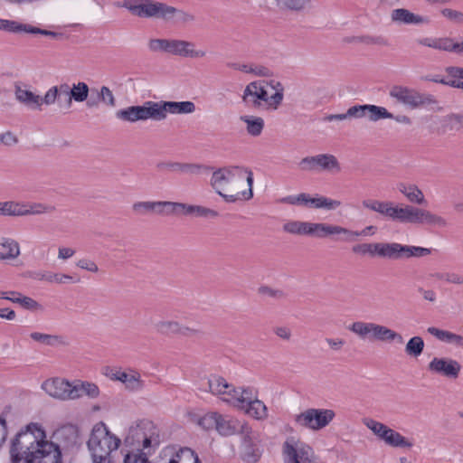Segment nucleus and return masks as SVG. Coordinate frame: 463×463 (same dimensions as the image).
Returning <instances> with one entry per match:
<instances>
[{"mask_svg": "<svg viewBox=\"0 0 463 463\" xmlns=\"http://www.w3.org/2000/svg\"><path fill=\"white\" fill-rule=\"evenodd\" d=\"M12 463H62L60 447L46 439L43 426L31 422L16 434L10 447Z\"/></svg>", "mask_w": 463, "mask_h": 463, "instance_id": "obj_1", "label": "nucleus"}, {"mask_svg": "<svg viewBox=\"0 0 463 463\" xmlns=\"http://www.w3.org/2000/svg\"><path fill=\"white\" fill-rule=\"evenodd\" d=\"M362 205L394 222L427 225L439 229L449 226V222L443 216L411 204L366 199L362 202Z\"/></svg>", "mask_w": 463, "mask_h": 463, "instance_id": "obj_2", "label": "nucleus"}, {"mask_svg": "<svg viewBox=\"0 0 463 463\" xmlns=\"http://www.w3.org/2000/svg\"><path fill=\"white\" fill-rule=\"evenodd\" d=\"M210 184L227 203L248 201L253 196V174L248 168L238 165L218 168L213 173Z\"/></svg>", "mask_w": 463, "mask_h": 463, "instance_id": "obj_3", "label": "nucleus"}, {"mask_svg": "<svg viewBox=\"0 0 463 463\" xmlns=\"http://www.w3.org/2000/svg\"><path fill=\"white\" fill-rule=\"evenodd\" d=\"M118 5L138 18L162 20L178 26L190 25L196 19L192 12L156 0H123Z\"/></svg>", "mask_w": 463, "mask_h": 463, "instance_id": "obj_4", "label": "nucleus"}, {"mask_svg": "<svg viewBox=\"0 0 463 463\" xmlns=\"http://www.w3.org/2000/svg\"><path fill=\"white\" fill-rule=\"evenodd\" d=\"M124 444L130 448L124 457V463H151L147 453L160 444L158 430L152 421L140 420L128 429Z\"/></svg>", "mask_w": 463, "mask_h": 463, "instance_id": "obj_5", "label": "nucleus"}, {"mask_svg": "<svg viewBox=\"0 0 463 463\" xmlns=\"http://www.w3.org/2000/svg\"><path fill=\"white\" fill-rule=\"evenodd\" d=\"M120 443L121 439L111 433L104 422L95 424L87 441L92 463H113L112 453Z\"/></svg>", "mask_w": 463, "mask_h": 463, "instance_id": "obj_6", "label": "nucleus"}, {"mask_svg": "<svg viewBox=\"0 0 463 463\" xmlns=\"http://www.w3.org/2000/svg\"><path fill=\"white\" fill-rule=\"evenodd\" d=\"M268 81L254 80L247 84L243 90L241 100L243 104L251 109H260L264 106L268 109H277L282 103L284 93L279 82H277L276 92L269 96Z\"/></svg>", "mask_w": 463, "mask_h": 463, "instance_id": "obj_7", "label": "nucleus"}, {"mask_svg": "<svg viewBox=\"0 0 463 463\" xmlns=\"http://www.w3.org/2000/svg\"><path fill=\"white\" fill-rule=\"evenodd\" d=\"M348 329L362 339L370 338L382 342L396 341L398 344L404 342L401 334L375 323L356 321L350 325Z\"/></svg>", "mask_w": 463, "mask_h": 463, "instance_id": "obj_8", "label": "nucleus"}, {"mask_svg": "<svg viewBox=\"0 0 463 463\" xmlns=\"http://www.w3.org/2000/svg\"><path fill=\"white\" fill-rule=\"evenodd\" d=\"M335 417V412L332 409L309 408L295 415L294 420L301 428L317 431L328 426Z\"/></svg>", "mask_w": 463, "mask_h": 463, "instance_id": "obj_9", "label": "nucleus"}, {"mask_svg": "<svg viewBox=\"0 0 463 463\" xmlns=\"http://www.w3.org/2000/svg\"><path fill=\"white\" fill-rule=\"evenodd\" d=\"M234 407L243 410L245 413L256 420H264L268 417V409L263 402L258 399L257 391L246 387L241 389Z\"/></svg>", "mask_w": 463, "mask_h": 463, "instance_id": "obj_10", "label": "nucleus"}, {"mask_svg": "<svg viewBox=\"0 0 463 463\" xmlns=\"http://www.w3.org/2000/svg\"><path fill=\"white\" fill-rule=\"evenodd\" d=\"M102 373L111 381L120 382L128 392H139L145 386L140 373L130 367L122 370L118 367L106 366L103 368Z\"/></svg>", "mask_w": 463, "mask_h": 463, "instance_id": "obj_11", "label": "nucleus"}, {"mask_svg": "<svg viewBox=\"0 0 463 463\" xmlns=\"http://www.w3.org/2000/svg\"><path fill=\"white\" fill-rule=\"evenodd\" d=\"M284 463H313V449L293 437L288 438L282 445Z\"/></svg>", "mask_w": 463, "mask_h": 463, "instance_id": "obj_12", "label": "nucleus"}, {"mask_svg": "<svg viewBox=\"0 0 463 463\" xmlns=\"http://www.w3.org/2000/svg\"><path fill=\"white\" fill-rule=\"evenodd\" d=\"M300 170L304 172H328L338 174L341 172V165L335 156L332 154H319L306 156L298 164Z\"/></svg>", "mask_w": 463, "mask_h": 463, "instance_id": "obj_13", "label": "nucleus"}, {"mask_svg": "<svg viewBox=\"0 0 463 463\" xmlns=\"http://www.w3.org/2000/svg\"><path fill=\"white\" fill-rule=\"evenodd\" d=\"M390 96L411 109L437 103L432 95L422 94L416 90L403 86H393L390 90Z\"/></svg>", "mask_w": 463, "mask_h": 463, "instance_id": "obj_14", "label": "nucleus"}, {"mask_svg": "<svg viewBox=\"0 0 463 463\" xmlns=\"http://www.w3.org/2000/svg\"><path fill=\"white\" fill-rule=\"evenodd\" d=\"M119 120L128 123L152 119L156 121L155 101H146L141 106H129L116 112Z\"/></svg>", "mask_w": 463, "mask_h": 463, "instance_id": "obj_15", "label": "nucleus"}, {"mask_svg": "<svg viewBox=\"0 0 463 463\" xmlns=\"http://www.w3.org/2000/svg\"><path fill=\"white\" fill-rule=\"evenodd\" d=\"M208 387L211 393L232 406L238 401L239 394H241L242 389L234 387L226 379L219 375H213L209 378Z\"/></svg>", "mask_w": 463, "mask_h": 463, "instance_id": "obj_16", "label": "nucleus"}, {"mask_svg": "<svg viewBox=\"0 0 463 463\" xmlns=\"http://www.w3.org/2000/svg\"><path fill=\"white\" fill-rule=\"evenodd\" d=\"M132 211L137 216L156 214L161 217L173 216L174 202L171 201H140L132 204Z\"/></svg>", "mask_w": 463, "mask_h": 463, "instance_id": "obj_17", "label": "nucleus"}, {"mask_svg": "<svg viewBox=\"0 0 463 463\" xmlns=\"http://www.w3.org/2000/svg\"><path fill=\"white\" fill-rule=\"evenodd\" d=\"M461 368V364L450 357L435 356L428 364L429 372L450 380L458 378Z\"/></svg>", "mask_w": 463, "mask_h": 463, "instance_id": "obj_18", "label": "nucleus"}, {"mask_svg": "<svg viewBox=\"0 0 463 463\" xmlns=\"http://www.w3.org/2000/svg\"><path fill=\"white\" fill-rule=\"evenodd\" d=\"M23 279L43 281L53 286L73 284L80 281L77 276H70L45 270H25L21 274Z\"/></svg>", "mask_w": 463, "mask_h": 463, "instance_id": "obj_19", "label": "nucleus"}, {"mask_svg": "<svg viewBox=\"0 0 463 463\" xmlns=\"http://www.w3.org/2000/svg\"><path fill=\"white\" fill-rule=\"evenodd\" d=\"M156 121H163L167 114H192L195 105L192 101H155Z\"/></svg>", "mask_w": 463, "mask_h": 463, "instance_id": "obj_20", "label": "nucleus"}, {"mask_svg": "<svg viewBox=\"0 0 463 463\" xmlns=\"http://www.w3.org/2000/svg\"><path fill=\"white\" fill-rule=\"evenodd\" d=\"M72 387L73 383L63 378L48 379L42 384V388L47 394L61 401L73 400Z\"/></svg>", "mask_w": 463, "mask_h": 463, "instance_id": "obj_21", "label": "nucleus"}, {"mask_svg": "<svg viewBox=\"0 0 463 463\" xmlns=\"http://www.w3.org/2000/svg\"><path fill=\"white\" fill-rule=\"evenodd\" d=\"M241 434V457L246 463H256L261 456V450L258 446L256 437L249 427Z\"/></svg>", "mask_w": 463, "mask_h": 463, "instance_id": "obj_22", "label": "nucleus"}, {"mask_svg": "<svg viewBox=\"0 0 463 463\" xmlns=\"http://www.w3.org/2000/svg\"><path fill=\"white\" fill-rule=\"evenodd\" d=\"M168 54L184 58L200 59L206 56V52L195 49V43L193 42L170 39Z\"/></svg>", "mask_w": 463, "mask_h": 463, "instance_id": "obj_23", "label": "nucleus"}, {"mask_svg": "<svg viewBox=\"0 0 463 463\" xmlns=\"http://www.w3.org/2000/svg\"><path fill=\"white\" fill-rule=\"evenodd\" d=\"M157 333L165 335H181L184 336H196L202 334L197 328L184 326L175 320H160L155 325Z\"/></svg>", "mask_w": 463, "mask_h": 463, "instance_id": "obj_24", "label": "nucleus"}, {"mask_svg": "<svg viewBox=\"0 0 463 463\" xmlns=\"http://www.w3.org/2000/svg\"><path fill=\"white\" fill-rule=\"evenodd\" d=\"M420 45L430 47L435 50L463 53V42L455 43L449 37H425L417 41Z\"/></svg>", "mask_w": 463, "mask_h": 463, "instance_id": "obj_25", "label": "nucleus"}, {"mask_svg": "<svg viewBox=\"0 0 463 463\" xmlns=\"http://www.w3.org/2000/svg\"><path fill=\"white\" fill-rule=\"evenodd\" d=\"M173 216H194L213 219L218 216V213L213 209L201 205H192L184 203L174 202Z\"/></svg>", "mask_w": 463, "mask_h": 463, "instance_id": "obj_26", "label": "nucleus"}, {"mask_svg": "<svg viewBox=\"0 0 463 463\" xmlns=\"http://www.w3.org/2000/svg\"><path fill=\"white\" fill-rule=\"evenodd\" d=\"M173 216H194L213 219L218 216V213L213 209L201 205H192L184 203L174 202Z\"/></svg>", "mask_w": 463, "mask_h": 463, "instance_id": "obj_27", "label": "nucleus"}, {"mask_svg": "<svg viewBox=\"0 0 463 463\" xmlns=\"http://www.w3.org/2000/svg\"><path fill=\"white\" fill-rule=\"evenodd\" d=\"M160 173H174L181 175H195L203 168L201 165L192 163H181L175 161H160L156 165Z\"/></svg>", "mask_w": 463, "mask_h": 463, "instance_id": "obj_28", "label": "nucleus"}, {"mask_svg": "<svg viewBox=\"0 0 463 463\" xmlns=\"http://www.w3.org/2000/svg\"><path fill=\"white\" fill-rule=\"evenodd\" d=\"M345 234H351L345 227L326 222H311L310 236L322 239L339 235L345 238Z\"/></svg>", "mask_w": 463, "mask_h": 463, "instance_id": "obj_29", "label": "nucleus"}, {"mask_svg": "<svg viewBox=\"0 0 463 463\" xmlns=\"http://www.w3.org/2000/svg\"><path fill=\"white\" fill-rule=\"evenodd\" d=\"M248 428L244 423L232 418H228L220 414L216 430L222 436H232L241 431V433Z\"/></svg>", "mask_w": 463, "mask_h": 463, "instance_id": "obj_30", "label": "nucleus"}, {"mask_svg": "<svg viewBox=\"0 0 463 463\" xmlns=\"http://www.w3.org/2000/svg\"><path fill=\"white\" fill-rule=\"evenodd\" d=\"M392 21L403 24H422L429 22L428 18L416 14L405 8H397L392 11Z\"/></svg>", "mask_w": 463, "mask_h": 463, "instance_id": "obj_31", "label": "nucleus"}, {"mask_svg": "<svg viewBox=\"0 0 463 463\" xmlns=\"http://www.w3.org/2000/svg\"><path fill=\"white\" fill-rule=\"evenodd\" d=\"M21 254L20 245L17 241L2 237L0 238V260L12 261Z\"/></svg>", "mask_w": 463, "mask_h": 463, "instance_id": "obj_32", "label": "nucleus"}, {"mask_svg": "<svg viewBox=\"0 0 463 463\" xmlns=\"http://www.w3.org/2000/svg\"><path fill=\"white\" fill-rule=\"evenodd\" d=\"M397 190L411 203L418 205L426 203L423 192L414 184L399 183Z\"/></svg>", "mask_w": 463, "mask_h": 463, "instance_id": "obj_33", "label": "nucleus"}, {"mask_svg": "<svg viewBox=\"0 0 463 463\" xmlns=\"http://www.w3.org/2000/svg\"><path fill=\"white\" fill-rule=\"evenodd\" d=\"M429 279L431 281L428 286H445L447 284L463 287V275L455 272H443L430 274Z\"/></svg>", "mask_w": 463, "mask_h": 463, "instance_id": "obj_34", "label": "nucleus"}, {"mask_svg": "<svg viewBox=\"0 0 463 463\" xmlns=\"http://www.w3.org/2000/svg\"><path fill=\"white\" fill-rule=\"evenodd\" d=\"M0 298L10 300L28 310H36L40 307V305L34 299L16 291H0Z\"/></svg>", "mask_w": 463, "mask_h": 463, "instance_id": "obj_35", "label": "nucleus"}, {"mask_svg": "<svg viewBox=\"0 0 463 463\" xmlns=\"http://www.w3.org/2000/svg\"><path fill=\"white\" fill-rule=\"evenodd\" d=\"M427 332L443 343L454 345L458 347H463V335H457L448 330L439 329L435 326L428 327Z\"/></svg>", "mask_w": 463, "mask_h": 463, "instance_id": "obj_36", "label": "nucleus"}, {"mask_svg": "<svg viewBox=\"0 0 463 463\" xmlns=\"http://www.w3.org/2000/svg\"><path fill=\"white\" fill-rule=\"evenodd\" d=\"M72 389L73 400L79 399L83 395L95 399L99 395V388L97 384L90 382L76 381L73 383Z\"/></svg>", "mask_w": 463, "mask_h": 463, "instance_id": "obj_37", "label": "nucleus"}, {"mask_svg": "<svg viewBox=\"0 0 463 463\" xmlns=\"http://www.w3.org/2000/svg\"><path fill=\"white\" fill-rule=\"evenodd\" d=\"M240 120L245 124L247 134L253 137H260L265 127V121L261 117L243 115L240 117Z\"/></svg>", "mask_w": 463, "mask_h": 463, "instance_id": "obj_38", "label": "nucleus"}, {"mask_svg": "<svg viewBox=\"0 0 463 463\" xmlns=\"http://www.w3.org/2000/svg\"><path fill=\"white\" fill-rule=\"evenodd\" d=\"M14 95L21 104L31 109L39 110L40 95L21 87L15 88Z\"/></svg>", "mask_w": 463, "mask_h": 463, "instance_id": "obj_39", "label": "nucleus"}, {"mask_svg": "<svg viewBox=\"0 0 463 463\" xmlns=\"http://www.w3.org/2000/svg\"><path fill=\"white\" fill-rule=\"evenodd\" d=\"M55 437L66 449L72 448L78 440V431L71 425L64 426L55 432Z\"/></svg>", "mask_w": 463, "mask_h": 463, "instance_id": "obj_40", "label": "nucleus"}, {"mask_svg": "<svg viewBox=\"0 0 463 463\" xmlns=\"http://www.w3.org/2000/svg\"><path fill=\"white\" fill-rule=\"evenodd\" d=\"M282 230L284 232L292 235L310 236L311 222L289 221L283 224Z\"/></svg>", "mask_w": 463, "mask_h": 463, "instance_id": "obj_41", "label": "nucleus"}, {"mask_svg": "<svg viewBox=\"0 0 463 463\" xmlns=\"http://www.w3.org/2000/svg\"><path fill=\"white\" fill-rule=\"evenodd\" d=\"M399 260L410 259L412 257L420 258L428 256L431 253V250L429 248H423L420 246L403 245L398 243Z\"/></svg>", "mask_w": 463, "mask_h": 463, "instance_id": "obj_42", "label": "nucleus"}, {"mask_svg": "<svg viewBox=\"0 0 463 463\" xmlns=\"http://www.w3.org/2000/svg\"><path fill=\"white\" fill-rule=\"evenodd\" d=\"M352 252L360 256H369L371 258L381 255V242H365L355 244L352 247Z\"/></svg>", "mask_w": 463, "mask_h": 463, "instance_id": "obj_43", "label": "nucleus"}, {"mask_svg": "<svg viewBox=\"0 0 463 463\" xmlns=\"http://www.w3.org/2000/svg\"><path fill=\"white\" fill-rule=\"evenodd\" d=\"M169 463H201L198 455L190 448L177 450L169 459Z\"/></svg>", "mask_w": 463, "mask_h": 463, "instance_id": "obj_44", "label": "nucleus"}, {"mask_svg": "<svg viewBox=\"0 0 463 463\" xmlns=\"http://www.w3.org/2000/svg\"><path fill=\"white\" fill-rule=\"evenodd\" d=\"M90 92V88L87 83L79 81L74 83L71 87L70 99H67V105L71 107L72 100L76 102H83L87 100Z\"/></svg>", "mask_w": 463, "mask_h": 463, "instance_id": "obj_45", "label": "nucleus"}, {"mask_svg": "<svg viewBox=\"0 0 463 463\" xmlns=\"http://www.w3.org/2000/svg\"><path fill=\"white\" fill-rule=\"evenodd\" d=\"M383 441L392 447L394 448H411L412 443L409 441L405 437H403L398 431L389 428L388 434H386Z\"/></svg>", "mask_w": 463, "mask_h": 463, "instance_id": "obj_46", "label": "nucleus"}, {"mask_svg": "<svg viewBox=\"0 0 463 463\" xmlns=\"http://www.w3.org/2000/svg\"><path fill=\"white\" fill-rule=\"evenodd\" d=\"M445 85L463 90V68L449 67Z\"/></svg>", "mask_w": 463, "mask_h": 463, "instance_id": "obj_47", "label": "nucleus"}, {"mask_svg": "<svg viewBox=\"0 0 463 463\" xmlns=\"http://www.w3.org/2000/svg\"><path fill=\"white\" fill-rule=\"evenodd\" d=\"M277 6L283 10L302 12L309 5L311 0H275Z\"/></svg>", "mask_w": 463, "mask_h": 463, "instance_id": "obj_48", "label": "nucleus"}, {"mask_svg": "<svg viewBox=\"0 0 463 463\" xmlns=\"http://www.w3.org/2000/svg\"><path fill=\"white\" fill-rule=\"evenodd\" d=\"M28 27L29 24H22L14 20L0 18V31L13 33H28Z\"/></svg>", "mask_w": 463, "mask_h": 463, "instance_id": "obj_49", "label": "nucleus"}, {"mask_svg": "<svg viewBox=\"0 0 463 463\" xmlns=\"http://www.w3.org/2000/svg\"><path fill=\"white\" fill-rule=\"evenodd\" d=\"M21 214L20 216L30 215V214H43L51 213L55 211V207L44 203H33L30 206L21 204Z\"/></svg>", "mask_w": 463, "mask_h": 463, "instance_id": "obj_50", "label": "nucleus"}, {"mask_svg": "<svg viewBox=\"0 0 463 463\" xmlns=\"http://www.w3.org/2000/svg\"><path fill=\"white\" fill-rule=\"evenodd\" d=\"M342 203L325 196L311 197L310 205L316 209L335 210Z\"/></svg>", "mask_w": 463, "mask_h": 463, "instance_id": "obj_51", "label": "nucleus"}, {"mask_svg": "<svg viewBox=\"0 0 463 463\" xmlns=\"http://www.w3.org/2000/svg\"><path fill=\"white\" fill-rule=\"evenodd\" d=\"M424 349V341L420 336L411 337L405 346V353L413 357L420 356Z\"/></svg>", "mask_w": 463, "mask_h": 463, "instance_id": "obj_52", "label": "nucleus"}, {"mask_svg": "<svg viewBox=\"0 0 463 463\" xmlns=\"http://www.w3.org/2000/svg\"><path fill=\"white\" fill-rule=\"evenodd\" d=\"M367 117L372 121H377L382 118H393V115L390 113L385 108L376 105L368 104Z\"/></svg>", "mask_w": 463, "mask_h": 463, "instance_id": "obj_53", "label": "nucleus"}, {"mask_svg": "<svg viewBox=\"0 0 463 463\" xmlns=\"http://www.w3.org/2000/svg\"><path fill=\"white\" fill-rule=\"evenodd\" d=\"M219 416L220 414L215 411L207 412L199 418L197 423L203 430H216Z\"/></svg>", "mask_w": 463, "mask_h": 463, "instance_id": "obj_54", "label": "nucleus"}, {"mask_svg": "<svg viewBox=\"0 0 463 463\" xmlns=\"http://www.w3.org/2000/svg\"><path fill=\"white\" fill-rule=\"evenodd\" d=\"M380 258L399 260L398 242H381Z\"/></svg>", "mask_w": 463, "mask_h": 463, "instance_id": "obj_55", "label": "nucleus"}, {"mask_svg": "<svg viewBox=\"0 0 463 463\" xmlns=\"http://www.w3.org/2000/svg\"><path fill=\"white\" fill-rule=\"evenodd\" d=\"M21 203L12 201L0 203V215L5 216H20Z\"/></svg>", "mask_w": 463, "mask_h": 463, "instance_id": "obj_56", "label": "nucleus"}, {"mask_svg": "<svg viewBox=\"0 0 463 463\" xmlns=\"http://www.w3.org/2000/svg\"><path fill=\"white\" fill-rule=\"evenodd\" d=\"M365 425L375 436L383 440L386 434H388L389 427L380 421L369 420Z\"/></svg>", "mask_w": 463, "mask_h": 463, "instance_id": "obj_57", "label": "nucleus"}, {"mask_svg": "<svg viewBox=\"0 0 463 463\" xmlns=\"http://www.w3.org/2000/svg\"><path fill=\"white\" fill-rule=\"evenodd\" d=\"M170 39H150L148 41V48L153 52H169Z\"/></svg>", "mask_w": 463, "mask_h": 463, "instance_id": "obj_58", "label": "nucleus"}, {"mask_svg": "<svg viewBox=\"0 0 463 463\" xmlns=\"http://www.w3.org/2000/svg\"><path fill=\"white\" fill-rule=\"evenodd\" d=\"M440 14L452 23L463 24V12L461 11L445 7L440 10Z\"/></svg>", "mask_w": 463, "mask_h": 463, "instance_id": "obj_59", "label": "nucleus"}, {"mask_svg": "<svg viewBox=\"0 0 463 463\" xmlns=\"http://www.w3.org/2000/svg\"><path fill=\"white\" fill-rule=\"evenodd\" d=\"M375 231H376V227H374L373 225L366 226L364 229H363L360 232L348 229V232L351 234H345V238H342V241L350 242V241H354L356 238H358L360 236H367L370 234L371 235L374 234Z\"/></svg>", "mask_w": 463, "mask_h": 463, "instance_id": "obj_60", "label": "nucleus"}, {"mask_svg": "<svg viewBox=\"0 0 463 463\" xmlns=\"http://www.w3.org/2000/svg\"><path fill=\"white\" fill-rule=\"evenodd\" d=\"M58 99V92L55 87H51L44 94L43 97L40 96L39 100V110H42L43 105L51 106L53 105Z\"/></svg>", "mask_w": 463, "mask_h": 463, "instance_id": "obj_61", "label": "nucleus"}, {"mask_svg": "<svg viewBox=\"0 0 463 463\" xmlns=\"http://www.w3.org/2000/svg\"><path fill=\"white\" fill-rule=\"evenodd\" d=\"M249 74H253L257 77H270L272 75V71L269 68L255 63H249Z\"/></svg>", "mask_w": 463, "mask_h": 463, "instance_id": "obj_62", "label": "nucleus"}, {"mask_svg": "<svg viewBox=\"0 0 463 463\" xmlns=\"http://www.w3.org/2000/svg\"><path fill=\"white\" fill-rule=\"evenodd\" d=\"M30 336L33 340L47 345H53L55 342H57L58 340V337L56 335L43 334L40 332H33L30 335Z\"/></svg>", "mask_w": 463, "mask_h": 463, "instance_id": "obj_63", "label": "nucleus"}, {"mask_svg": "<svg viewBox=\"0 0 463 463\" xmlns=\"http://www.w3.org/2000/svg\"><path fill=\"white\" fill-rule=\"evenodd\" d=\"M99 97L100 100L109 107L116 106V99L110 90V89L107 86H102L99 90Z\"/></svg>", "mask_w": 463, "mask_h": 463, "instance_id": "obj_64", "label": "nucleus"}]
</instances>
